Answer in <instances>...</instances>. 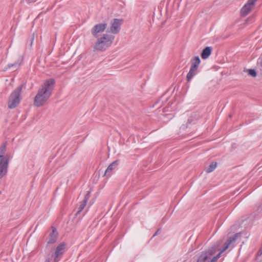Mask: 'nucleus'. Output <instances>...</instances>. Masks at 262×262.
<instances>
[{
  "label": "nucleus",
  "mask_w": 262,
  "mask_h": 262,
  "mask_svg": "<svg viewBox=\"0 0 262 262\" xmlns=\"http://www.w3.org/2000/svg\"><path fill=\"white\" fill-rule=\"evenodd\" d=\"M241 235L240 233H237L233 236L229 237L225 243L222 249H219L220 242H217L206 252L203 253L199 257L197 262H215L220 257L222 253L225 251L233 242H235L237 238Z\"/></svg>",
  "instance_id": "nucleus-1"
},
{
  "label": "nucleus",
  "mask_w": 262,
  "mask_h": 262,
  "mask_svg": "<svg viewBox=\"0 0 262 262\" xmlns=\"http://www.w3.org/2000/svg\"><path fill=\"white\" fill-rule=\"evenodd\" d=\"M55 84V80L53 78H49L45 81L34 98L35 106L40 107L46 103L52 95Z\"/></svg>",
  "instance_id": "nucleus-2"
},
{
  "label": "nucleus",
  "mask_w": 262,
  "mask_h": 262,
  "mask_svg": "<svg viewBox=\"0 0 262 262\" xmlns=\"http://www.w3.org/2000/svg\"><path fill=\"white\" fill-rule=\"evenodd\" d=\"M96 38L97 40L93 46L94 51H104L112 45L115 36L113 35L105 33Z\"/></svg>",
  "instance_id": "nucleus-3"
},
{
  "label": "nucleus",
  "mask_w": 262,
  "mask_h": 262,
  "mask_svg": "<svg viewBox=\"0 0 262 262\" xmlns=\"http://www.w3.org/2000/svg\"><path fill=\"white\" fill-rule=\"evenodd\" d=\"M22 87L23 85H20L11 94L8 103V108H14L20 103Z\"/></svg>",
  "instance_id": "nucleus-4"
},
{
  "label": "nucleus",
  "mask_w": 262,
  "mask_h": 262,
  "mask_svg": "<svg viewBox=\"0 0 262 262\" xmlns=\"http://www.w3.org/2000/svg\"><path fill=\"white\" fill-rule=\"evenodd\" d=\"M201 62L199 56H195L192 60V63L189 72L187 75V80L190 81L191 79L196 74L197 70Z\"/></svg>",
  "instance_id": "nucleus-5"
},
{
  "label": "nucleus",
  "mask_w": 262,
  "mask_h": 262,
  "mask_svg": "<svg viewBox=\"0 0 262 262\" xmlns=\"http://www.w3.org/2000/svg\"><path fill=\"white\" fill-rule=\"evenodd\" d=\"M66 244L64 242L61 243L57 246L55 253L51 255L54 262H58L61 259L66 252Z\"/></svg>",
  "instance_id": "nucleus-6"
},
{
  "label": "nucleus",
  "mask_w": 262,
  "mask_h": 262,
  "mask_svg": "<svg viewBox=\"0 0 262 262\" xmlns=\"http://www.w3.org/2000/svg\"><path fill=\"white\" fill-rule=\"evenodd\" d=\"M107 24L106 23H102L96 24L91 30V34L93 37L97 38L99 34L103 33L106 29Z\"/></svg>",
  "instance_id": "nucleus-7"
},
{
  "label": "nucleus",
  "mask_w": 262,
  "mask_h": 262,
  "mask_svg": "<svg viewBox=\"0 0 262 262\" xmlns=\"http://www.w3.org/2000/svg\"><path fill=\"white\" fill-rule=\"evenodd\" d=\"M10 158H0V179L6 176L8 172V168Z\"/></svg>",
  "instance_id": "nucleus-8"
},
{
  "label": "nucleus",
  "mask_w": 262,
  "mask_h": 262,
  "mask_svg": "<svg viewBox=\"0 0 262 262\" xmlns=\"http://www.w3.org/2000/svg\"><path fill=\"white\" fill-rule=\"evenodd\" d=\"M257 0H248L247 3L241 9V13L243 16L247 15L252 10Z\"/></svg>",
  "instance_id": "nucleus-9"
},
{
  "label": "nucleus",
  "mask_w": 262,
  "mask_h": 262,
  "mask_svg": "<svg viewBox=\"0 0 262 262\" xmlns=\"http://www.w3.org/2000/svg\"><path fill=\"white\" fill-rule=\"evenodd\" d=\"M121 19L115 18L111 23L110 31L113 34L118 33L120 30V26L121 25Z\"/></svg>",
  "instance_id": "nucleus-10"
},
{
  "label": "nucleus",
  "mask_w": 262,
  "mask_h": 262,
  "mask_svg": "<svg viewBox=\"0 0 262 262\" xmlns=\"http://www.w3.org/2000/svg\"><path fill=\"white\" fill-rule=\"evenodd\" d=\"M58 235V233L56 229L54 227H52L51 231H50L49 234L47 244L48 245L54 244L57 241Z\"/></svg>",
  "instance_id": "nucleus-11"
},
{
  "label": "nucleus",
  "mask_w": 262,
  "mask_h": 262,
  "mask_svg": "<svg viewBox=\"0 0 262 262\" xmlns=\"http://www.w3.org/2000/svg\"><path fill=\"white\" fill-rule=\"evenodd\" d=\"M118 165V161L116 160L112 162L109 166L107 167V169L105 170L104 175L106 177H110L112 173L113 170L117 167Z\"/></svg>",
  "instance_id": "nucleus-12"
},
{
  "label": "nucleus",
  "mask_w": 262,
  "mask_h": 262,
  "mask_svg": "<svg viewBox=\"0 0 262 262\" xmlns=\"http://www.w3.org/2000/svg\"><path fill=\"white\" fill-rule=\"evenodd\" d=\"M212 51V48L211 47H206L202 51L201 56L202 59H206L211 55Z\"/></svg>",
  "instance_id": "nucleus-13"
},
{
  "label": "nucleus",
  "mask_w": 262,
  "mask_h": 262,
  "mask_svg": "<svg viewBox=\"0 0 262 262\" xmlns=\"http://www.w3.org/2000/svg\"><path fill=\"white\" fill-rule=\"evenodd\" d=\"M7 143L4 142L0 147V158H10V156L8 154L5 155L6 151Z\"/></svg>",
  "instance_id": "nucleus-14"
},
{
  "label": "nucleus",
  "mask_w": 262,
  "mask_h": 262,
  "mask_svg": "<svg viewBox=\"0 0 262 262\" xmlns=\"http://www.w3.org/2000/svg\"><path fill=\"white\" fill-rule=\"evenodd\" d=\"M216 165V162H212L208 167L206 168V171L207 173L211 172L215 169Z\"/></svg>",
  "instance_id": "nucleus-15"
},
{
  "label": "nucleus",
  "mask_w": 262,
  "mask_h": 262,
  "mask_svg": "<svg viewBox=\"0 0 262 262\" xmlns=\"http://www.w3.org/2000/svg\"><path fill=\"white\" fill-rule=\"evenodd\" d=\"M86 202H85V201H82L80 203V205L78 207V210L77 212H76V215H77L79 213H80L82 210L84 208L86 205Z\"/></svg>",
  "instance_id": "nucleus-16"
},
{
  "label": "nucleus",
  "mask_w": 262,
  "mask_h": 262,
  "mask_svg": "<svg viewBox=\"0 0 262 262\" xmlns=\"http://www.w3.org/2000/svg\"><path fill=\"white\" fill-rule=\"evenodd\" d=\"M244 71L248 72V74L253 77L257 76V73L254 69H245Z\"/></svg>",
  "instance_id": "nucleus-17"
},
{
  "label": "nucleus",
  "mask_w": 262,
  "mask_h": 262,
  "mask_svg": "<svg viewBox=\"0 0 262 262\" xmlns=\"http://www.w3.org/2000/svg\"><path fill=\"white\" fill-rule=\"evenodd\" d=\"M21 61L22 59H21L20 61L18 60L17 61H16L14 63H9L8 64V67L9 68H11L12 67L16 68L20 65Z\"/></svg>",
  "instance_id": "nucleus-18"
},
{
  "label": "nucleus",
  "mask_w": 262,
  "mask_h": 262,
  "mask_svg": "<svg viewBox=\"0 0 262 262\" xmlns=\"http://www.w3.org/2000/svg\"><path fill=\"white\" fill-rule=\"evenodd\" d=\"M190 123H191V121H190V118H189L188 119L187 123H186V125H184V124L182 125L180 127V129H182V130H184L186 128H187L188 127H189V125H190Z\"/></svg>",
  "instance_id": "nucleus-19"
},
{
  "label": "nucleus",
  "mask_w": 262,
  "mask_h": 262,
  "mask_svg": "<svg viewBox=\"0 0 262 262\" xmlns=\"http://www.w3.org/2000/svg\"><path fill=\"white\" fill-rule=\"evenodd\" d=\"M90 197V192H88V193L85 194V196H84V199L83 200V201H85V202H86V203H87V202H88V200L89 199Z\"/></svg>",
  "instance_id": "nucleus-20"
},
{
  "label": "nucleus",
  "mask_w": 262,
  "mask_h": 262,
  "mask_svg": "<svg viewBox=\"0 0 262 262\" xmlns=\"http://www.w3.org/2000/svg\"><path fill=\"white\" fill-rule=\"evenodd\" d=\"M257 63L259 66L262 67V56L258 58Z\"/></svg>",
  "instance_id": "nucleus-21"
},
{
  "label": "nucleus",
  "mask_w": 262,
  "mask_h": 262,
  "mask_svg": "<svg viewBox=\"0 0 262 262\" xmlns=\"http://www.w3.org/2000/svg\"><path fill=\"white\" fill-rule=\"evenodd\" d=\"M160 231H161V229H158L157 230V231L155 233V234L153 235V237L157 235L160 232Z\"/></svg>",
  "instance_id": "nucleus-22"
},
{
  "label": "nucleus",
  "mask_w": 262,
  "mask_h": 262,
  "mask_svg": "<svg viewBox=\"0 0 262 262\" xmlns=\"http://www.w3.org/2000/svg\"><path fill=\"white\" fill-rule=\"evenodd\" d=\"M50 258L49 257H47L46 258L45 262H50Z\"/></svg>",
  "instance_id": "nucleus-23"
},
{
  "label": "nucleus",
  "mask_w": 262,
  "mask_h": 262,
  "mask_svg": "<svg viewBox=\"0 0 262 262\" xmlns=\"http://www.w3.org/2000/svg\"><path fill=\"white\" fill-rule=\"evenodd\" d=\"M260 207H261V210H262V203H261V204L260 205Z\"/></svg>",
  "instance_id": "nucleus-24"
},
{
  "label": "nucleus",
  "mask_w": 262,
  "mask_h": 262,
  "mask_svg": "<svg viewBox=\"0 0 262 262\" xmlns=\"http://www.w3.org/2000/svg\"><path fill=\"white\" fill-rule=\"evenodd\" d=\"M164 111V112H165V111H165V108H164V111Z\"/></svg>",
  "instance_id": "nucleus-25"
}]
</instances>
